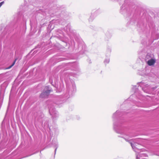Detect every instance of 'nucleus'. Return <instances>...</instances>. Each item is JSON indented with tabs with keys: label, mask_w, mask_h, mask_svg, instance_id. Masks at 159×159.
<instances>
[{
	"label": "nucleus",
	"mask_w": 159,
	"mask_h": 159,
	"mask_svg": "<svg viewBox=\"0 0 159 159\" xmlns=\"http://www.w3.org/2000/svg\"><path fill=\"white\" fill-rule=\"evenodd\" d=\"M16 60L17 59H16L13 62V63L12 64L9 66L7 68H6V69H8L11 68L15 65Z\"/></svg>",
	"instance_id": "3"
},
{
	"label": "nucleus",
	"mask_w": 159,
	"mask_h": 159,
	"mask_svg": "<svg viewBox=\"0 0 159 159\" xmlns=\"http://www.w3.org/2000/svg\"><path fill=\"white\" fill-rule=\"evenodd\" d=\"M155 62V60L152 59L148 60L147 62L148 64L150 66L153 65Z\"/></svg>",
	"instance_id": "2"
},
{
	"label": "nucleus",
	"mask_w": 159,
	"mask_h": 159,
	"mask_svg": "<svg viewBox=\"0 0 159 159\" xmlns=\"http://www.w3.org/2000/svg\"><path fill=\"white\" fill-rule=\"evenodd\" d=\"M4 3V1H2L0 2V7Z\"/></svg>",
	"instance_id": "4"
},
{
	"label": "nucleus",
	"mask_w": 159,
	"mask_h": 159,
	"mask_svg": "<svg viewBox=\"0 0 159 159\" xmlns=\"http://www.w3.org/2000/svg\"><path fill=\"white\" fill-rule=\"evenodd\" d=\"M51 91V90H48L43 92L40 94V97L42 98H44L48 96Z\"/></svg>",
	"instance_id": "1"
}]
</instances>
